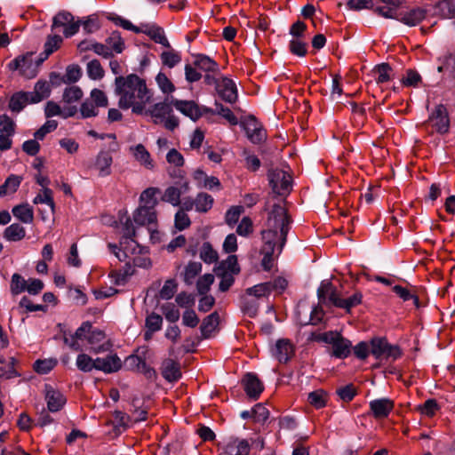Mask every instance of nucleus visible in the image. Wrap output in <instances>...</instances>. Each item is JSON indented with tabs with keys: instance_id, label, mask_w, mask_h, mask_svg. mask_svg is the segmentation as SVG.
I'll list each match as a JSON object with an SVG mask.
<instances>
[{
	"instance_id": "obj_1",
	"label": "nucleus",
	"mask_w": 455,
	"mask_h": 455,
	"mask_svg": "<svg viewBox=\"0 0 455 455\" xmlns=\"http://www.w3.org/2000/svg\"><path fill=\"white\" fill-rule=\"evenodd\" d=\"M120 27L122 28H162L154 21L141 22L139 26L114 12H96L87 17H75L68 11H60L52 18L51 28H100L102 27Z\"/></svg>"
},
{
	"instance_id": "obj_2",
	"label": "nucleus",
	"mask_w": 455,
	"mask_h": 455,
	"mask_svg": "<svg viewBox=\"0 0 455 455\" xmlns=\"http://www.w3.org/2000/svg\"><path fill=\"white\" fill-rule=\"evenodd\" d=\"M115 84V92L119 96V108L122 109L132 108L133 113L142 114L152 98L146 82L137 75L131 74L127 76H117Z\"/></svg>"
},
{
	"instance_id": "obj_3",
	"label": "nucleus",
	"mask_w": 455,
	"mask_h": 455,
	"mask_svg": "<svg viewBox=\"0 0 455 455\" xmlns=\"http://www.w3.org/2000/svg\"><path fill=\"white\" fill-rule=\"evenodd\" d=\"M317 297L319 305L315 307L310 314L309 323L318 324L323 320L324 312L321 305L328 307L333 306L339 308L345 309L347 312L361 304L362 294L355 292L348 298H343L342 294L337 291L336 287L328 280H324L321 283L317 289Z\"/></svg>"
},
{
	"instance_id": "obj_4",
	"label": "nucleus",
	"mask_w": 455,
	"mask_h": 455,
	"mask_svg": "<svg viewBox=\"0 0 455 455\" xmlns=\"http://www.w3.org/2000/svg\"><path fill=\"white\" fill-rule=\"evenodd\" d=\"M291 223V220L285 207L275 204L268 212L266 228L261 232L263 242L266 244L279 243V252H281L286 243Z\"/></svg>"
},
{
	"instance_id": "obj_5",
	"label": "nucleus",
	"mask_w": 455,
	"mask_h": 455,
	"mask_svg": "<svg viewBox=\"0 0 455 455\" xmlns=\"http://www.w3.org/2000/svg\"><path fill=\"white\" fill-rule=\"evenodd\" d=\"M291 223V220L285 207L275 204L268 212L266 228L261 232L263 242L266 244L279 243V252H281L286 243Z\"/></svg>"
},
{
	"instance_id": "obj_6",
	"label": "nucleus",
	"mask_w": 455,
	"mask_h": 455,
	"mask_svg": "<svg viewBox=\"0 0 455 455\" xmlns=\"http://www.w3.org/2000/svg\"><path fill=\"white\" fill-rule=\"evenodd\" d=\"M158 193V188H148L140 194V204L132 214V220L135 224L146 226L156 222L157 215L156 206L158 202L156 196Z\"/></svg>"
},
{
	"instance_id": "obj_7",
	"label": "nucleus",
	"mask_w": 455,
	"mask_h": 455,
	"mask_svg": "<svg viewBox=\"0 0 455 455\" xmlns=\"http://www.w3.org/2000/svg\"><path fill=\"white\" fill-rule=\"evenodd\" d=\"M123 232L124 237L120 242L122 250L116 251V250L118 249L117 246L109 244L119 260H124L125 258L142 253L144 248L140 246L137 241L134 240V237L136 236V231L133 227L132 220L130 218H126L123 226Z\"/></svg>"
},
{
	"instance_id": "obj_8",
	"label": "nucleus",
	"mask_w": 455,
	"mask_h": 455,
	"mask_svg": "<svg viewBox=\"0 0 455 455\" xmlns=\"http://www.w3.org/2000/svg\"><path fill=\"white\" fill-rule=\"evenodd\" d=\"M44 61L42 57L34 58L33 52H27L16 57L8 63V68L12 71H19V74L28 79L34 78L38 73L40 65Z\"/></svg>"
},
{
	"instance_id": "obj_9",
	"label": "nucleus",
	"mask_w": 455,
	"mask_h": 455,
	"mask_svg": "<svg viewBox=\"0 0 455 455\" xmlns=\"http://www.w3.org/2000/svg\"><path fill=\"white\" fill-rule=\"evenodd\" d=\"M319 340L332 346V355L337 358H347L352 348V343L337 331H327L318 337Z\"/></svg>"
},
{
	"instance_id": "obj_10",
	"label": "nucleus",
	"mask_w": 455,
	"mask_h": 455,
	"mask_svg": "<svg viewBox=\"0 0 455 455\" xmlns=\"http://www.w3.org/2000/svg\"><path fill=\"white\" fill-rule=\"evenodd\" d=\"M430 125L433 132L443 135L449 132L450 130V116L446 107L443 104H438L430 112L428 119L424 124Z\"/></svg>"
},
{
	"instance_id": "obj_11",
	"label": "nucleus",
	"mask_w": 455,
	"mask_h": 455,
	"mask_svg": "<svg viewBox=\"0 0 455 455\" xmlns=\"http://www.w3.org/2000/svg\"><path fill=\"white\" fill-rule=\"evenodd\" d=\"M371 354L376 359H392L399 358L402 355L398 346L391 345L384 338H374L371 340Z\"/></svg>"
},
{
	"instance_id": "obj_12",
	"label": "nucleus",
	"mask_w": 455,
	"mask_h": 455,
	"mask_svg": "<svg viewBox=\"0 0 455 455\" xmlns=\"http://www.w3.org/2000/svg\"><path fill=\"white\" fill-rule=\"evenodd\" d=\"M269 183L272 187L273 192L281 196H287L291 190V177L283 170H272L268 173Z\"/></svg>"
},
{
	"instance_id": "obj_13",
	"label": "nucleus",
	"mask_w": 455,
	"mask_h": 455,
	"mask_svg": "<svg viewBox=\"0 0 455 455\" xmlns=\"http://www.w3.org/2000/svg\"><path fill=\"white\" fill-rule=\"evenodd\" d=\"M173 107L184 116L196 121L200 118L204 113H213V110L205 107H199L193 100H181L172 99Z\"/></svg>"
},
{
	"instance_id": "obj_14",
	"label": "nucleus",
	"mask_w": 455,
	"mask_h": 455,
	"mask_svg": "<svg viewBox=\"0 0 455 455\" xmlns=\"http://www.w3.org/2000/svg\"><path fill=\"white\" fill-rule=\"evenodd\" d=\"M290 36L288 44L290 52L299 58L305 57L307 54L308 44L304 30H290Z\"/></svg>"
},
{
	"instance_id": "obj_15",
	"label": "nucleus",
	"mask_w": 455,
	"mask_h": 455,
	"mask_svg": "<svg viewBox=\"0 0 455 455\" xmlns=\"http://www.w3.org/2000/svg\"><path fill=\"white\" fill-rule=\"evenodd\" d=\"M219 96L228 103H235L237 100V88L235 83L228 78L222 77L215 82Z\"/></svg>"
},
{
	"instance_id": "obj_16",
	"label": "nucleus",
	"mask_w": 455,
	"mask_h": 455,
	"mask_svg": "<svg viewBox=\"0 0 455 455\" xmlns=\"http://www.w3.org/2000/svg\"><path fill=\"white\" fill-rule=\"evenodd\" d=\"M44 399L47 403V409L51 412L60 411L67 403L65 395L48 384L44 386Z\"/></svg>"
},
{
	"instance_id": "obj_17",
	"label": "nucleus",
	"mask_w": 455,
	"mask_h": 455,
	"mask_svg": "<svg viewBox=\"0 0 455 455\" xmlns=\"http://www.w3.org/2000/svg\"><path fill=\"white\" fill-rule=\"evenodd\" d=\"M105 339L106 336L102 331L92 328L87 338V341L91 345V351L95 354L110 351L112 344Z\"/></svg>"
},
{
	"instance_id": "obj_18",
	"label": "nucleus",
	"mask_w": 455,
	"mask_h": 455,
	"mask_svg": "<svg viewBox=\"0 0 455 455\" xmlns=\"http://www.w3.org/2000/svg\"><path fill=\"white\" fill-rule=\"evenodd\" d=\"M122 368V361L116 354L108 355L106 357L96 358V370L110 374Z\"/></svg>"
},
{
	"instance_id": "obj_19",
	"label": "nucleus",
	"mask_w": 455,
	"mask_h": 455,
	"mask_svg": "<svg viewBox=\"0 0 455 455\" xmlns=\"http://www.w3.org/2000/svg\"><path fill=\"white\" fill-rule=\"evenodd\" d=\"M243 124L247 137L252 143H260L265 139L266 132L254 116H249Z\"/></svg>"
},
{
	"instance_id": "obj_20",
	"label": "nucleus",
	"mask_w": 455,
	"mask_h": 455,
	"mask_svg": "<svg viewBox=\"0 0 455 455\" xmlns=\"http://www.w3.org/2000/svg\"><path fill=\"white\" fill-rule=\"evenodd\" d=\"M246 395L252 399H257L263 391L261 381L254 373H247L242 380Z\"/></svg>"
},
{
	"instance_id": "obj_21",
	"label": "nucleus",
	"mask_w": 455,
	"mask_h": 455,
	"mask_svg": "<svg viewBox=\"0 0 455 455\" xmlns=\"http://www.w3.org/2000/svg\"><path fill=\"white\" fill-rule=\"evenodd\" d=\"M369 405L374 418L384 419L392 411L394 402L388 398H380L371 401Z\"/></svg>"
},
{
	"instance_id": "obj_22",
	"label": "nucleus",
	"mask_w": 455,
	"mask_h": 455,
	"mask_svg": "<svg viewBox=\"0 0 455 455\" xmlns=\"http://www.w3.org/2000/svg\"><path fill=\"white\" fill-rule=\"evenodd\" d=\"M294 354V347L291 342L287 339H278L273 349V355L280 363H287Z\"/></svg>"
},
{
	"instance_id": "obj_23",
	"label": "nucleus",
	"mask_w": 455,
	"mask_h": 455,
	"mask_svg": "<svg viewBox=\"0 0 455 455\" xmlns=\"http://www.w3.org/2000/svg\"><path fill=\"white\" fill-rule=\"evenodd\" d=\"M172 100L166 99L162 102H158L150 107L147 113L155 118V123L164 121V119L172 112Z\"/></svg>"
},
{
	"instance_id": "obj_24",
	"label": "nucleus",
	"mask_w": 455,
	"mask_h": 455,
	"mask_svg": "<svg viewBox=\"0 0 455 455\" xmlns=\"http://www.w3.org/2000/svg\"><path fill=\"white\" fill-rule=\"evenodd\" d=\"M52 92L51 84L46 80H38L34 86L33 92H28L30 94V103H39L42 100L50 97Z\"/></svg>"
},
{
	"instance_id": "obj_25",
	"label": "nucleus",
	"mask_w": 455,
	"mask_h": 455,
	"mask_svg": "<svg viewBox=\"0 0 455 455\" xmlns=\"http://www.w3.org/2000/svg\"><path fill=\"white\" fill-rule=\"evenodd\" d=\"M189 189V185L187 181L183 182L180 188L176 187H169L165 189L164 194L163 196V200L170 203L173 206H178L180 204V196L183 193L188 192Z\"/></svg>"
},
{
	"instance_id": "obj_26",
	"label": "nucleus",
	"mask_w": 455,
	"mask_h": 455,
	"mask_svg": "<svg viewBox=\"0 0 455 455\" xmlns=\"http://www.w3.org/2000/svg\"><path fill=\"white\" fill-rule=\"evenodd\" d=\"M250 451L249 443L246 440L237 438H229L225 446V454L227 455H248Z\"/></svg>"
},
{
	"instance_id": "obj_27",
	"label": "nucleus",
	"mask_w": 455,
	"mask_h": 455,
	"mask_svg": "<svg viewBox=\"0 0 455 455\" xmlns=\"http://www.w3.org/2000/svg\"><path fill=\"white\" fill-rule=\"evenodd\" d=\"M113 163V157L109 151L101 150L99 152L95 166L99 170V174L101 177H106L111 173V164Z\"/></svg>"
},
{
	"instance_id": "obj_28",
	"label": "nucleus",
	"mask_w": 455,
	"mask_h": 455,
	"mask_svg": "<svg viewBox=\"0 0 455 455\" xmlns=\"http://www.w3.org/2000/svg\"><path fill=\"white\" fill-rule=\"evenodd\" d=\"M437 61L440 63L437 67L438 72H448L451 76L455 78V50L449 51L438 57Z\"/></svg>"
},
{
	"instance_id": "obj_29",
	"label": "nucleus",
	"mask_w": 455,
	"mask_h": 455,
	"mask_svg": "<svg viewBox=\"0 0 455 455\" xmlns=\"http://www.w3.org/2000/svg\"><path fill=\"white\" fill-rule=\"evenodd\" d=\"M130 151L132 153V156L136 161H138L145 168L149 170L154 168V162L151 158V156L142 144L131 147Z\"/></svg>"
},
{
	"instance_id": "obj_30",
	"label": "nucleus",
	"mask_w": 455,
	"mask_h": 455,
	"mask_svg": "<svg viewBox=\"0 0 455 455\" xmlns=\"http://www.w3.org/2000/svg\"><path fill=\"white\" fill-rule=\"evenodd\" d=\"M28 104H31L29 92L20 91L12 95L9 101V108L12 112L20 113Z\"/></svg>"
},
{
	"instance_id": "obj_31",
	"label": "nucleus",
	"mask_w": 455,
	"mask_h": 455,
	"mask_svg": "<svg viewBox=\"0 0 455 455\" xmlns=\"http://www.w3.org/2000/svg\"><path fill=\"white\" fill-rule=\"evenodd\" d=\"M162 375L169 382L177 381L181 377L179 363L172 359L164 361L162 364Z\"/></svg>"
},
{
	"instance_id": "obj_32",
	"label": "nucleus",
	"mask_w": 455,
	"mask_h": 455,
	"mask_svg": "<svg viewBox=\"0 0 455 455\" xmlns=\"http://www.w3.org/2000/svg\"><path fill=\"white\" fill-rule=\"evenodd\" d=\"M372 72L375 74V81L378 84L389 82L394 77V71L388 63L376 65Z\"/></svg>"
},
{
	"instance_id": "obj_33",
	"label": "nucleus",
	"mask_w": 455,
	"mask_h": 455,
	"mask_svg": "<svg viewBox=\"0 0 455 455\" xmlns=\"http://www.w3.org/2000/svg\"><path fill=\"white\" fill-rule=\"evenodd\" d=\"M13 216L25 224L32 223L34 220L33 208L28 204H22L12 208Z\"/></svg>"
},
{
	"instance_id": "obj_34",
	"label": "nucleus",
	"mask_w": 455,
	"mask_h": 455,
	"mask_svg": "<svg viewBox=\"0 0 455 455\" xmlns=\"http://www.w3.org/2000/svg\"><path fill=\"white\" fill-rule=\"evenodd\" d=\"M219 324V315L213 312L206 316L201 324L200 330L204 338H209Z\"/></svg>"
},
{
	"instance_id": "obj_35",
	"label": "nucleus",
	"mask_w": 455,
	"mask_h": 455,
	"mask_svg": "<svg viewBox=\"0 0 455 455\" xmlns=\"http://www.w3.org/2000/svg\"><path fill=\"white\" fill-rule=\"evenodd\" d=\"M275 248L279 251V243H272L270 244H266V243H264V246L262 248L263 258L261 260V266L266 271H269L273 267V254Z\"/></svg>"
},
{
	"instance_id": "obj_36",
	"label": "nucleus",
	"mask_w": 455,
	"mask_h": 455,
	"mask_svg": "<svg viewBox=\"0 0 455 455\" xmlns=\"http://www.w3.org/2000/svg\"><path fill=\"white\" fill-rule=\"evenodd\" d=\"M200 259L206 264L218 261L219 254L209 242H204L199 249Z\"/></svg>"
},
{
	"instance_id": "obj_37",
	"label": "nucleus",
	"mask_w": 455,
	"mask_h": 455,
	"mask_svg": "<svg viewBox=\"0 0 455 455\" xmlns=\"http://www.w3.org/2000/svg\"><path fill=\"white\" fill-rule=\"evenodd\" d=\"M218 272H227L232 275L240 272V267L235 255H229L227 259L223 260L216 268Z\"/></svg>"
},
{
	"instance_id": "obj_38",
	"label": "nucleus",
	"mask_w": 455,
	"mask_h": 455,
	"mask_svg": "<svg viewBox=\"0 0 455 455\" xmlns=\"http://www.w3.org/2000/svg\"><path fill=\"white\" fill-rule=\"evenodd\" d=\"M25 228L20 224L14 223L7 227L4 232V236L8 241H20L25 237Z\"/></svg>"
},
{
	"instance_id": "obj_39",
	"label": "nucleus",
	"mask_w": 455,
	"mask_h": 455,
	"mask_svg": "<svg viewBox=\"0 0 455 455\" xmlns=\"http://www.w3.org/2000/svg\"><path fill=\"white\" fill-rule=\"evenodd\" d=\"M21 182V178L17 175H10L4 183L0 186V197L16 192Z\"/></svg>"
},
{
	"instance_id": "obj_40",
	"label": "nucleus",
	"mask_w": 455,
	"mask_h": 455,
	"mask_svg": "<svg viewBox=\"0 0 455 455\" xmlns=\"http://www.w3.org/2000/svg\"><path fill=\"white\" fill-rule=\"evenodd\" d=\"M426 12L420 8H415L406 12L402 17V21L407 26H417L425 18Z\"/></svg>"
},
{
	"instance_id": "obj_41",
	"label": "nucleus",
	"mask_w": 455,
	"mask_h": 455,
	"mask_svg": "<svg viewBox=\"0 0 455 455\" xmlns=\"http://www.w3.org/2000/svg\"><path fill=\"white\" fill-rule=\"evenodd\" d=\"M201 271L202 264L200 262H188L183 273V281L188 285L192 284L194 283V279Z\"/></svg>"
},
{
	"instance_id": "obj_42",
	"label": "nucleus",
	"mask_w": 455,
	"mask_h": 455,
	"mask_svg": "<svg viewBox=\"0 0 455 455\" xmlns=\"http://www.w3.org/2000/svg\"><path fill=\"white\" fill-rule=\"evenodd\" d=\"M76 365L83 372H90L96 370V359H92L86 354H79L76 357Z\"/></svg>"
},
{
	"instance_id": "obj_43",
	"label": "nucleus",
	"mask_w": 455,
	"mask_h": 455,
	"mask_svg": "<svg viewBox=\"0 0 455 455\" xmlns=\"http://www.w3.org/2000/svg\"><path fill=\"white\" fill-rule=\"evenodd\" d=\"M327 393L323 389H317L308 394L307 401L315 409L323 408L327 403Z\"/></svg>"
},
{
	"instance_id": "obj_44",
	"label": "nucleus",
	"mask_w": 455,
	"mask_h": 455,
	"mask_svg": "<svg viewBox=\"0 0 455 455\" xmlns=\"http://www.w3.org/2000/svg\"><path fill=\"white\" fill-rule=\"evenodd\" d=\"M194 64L198 68L206 72H214L218 69V64L210 57L204 54L197 55L196 57Z\"/></svg>"
},
{
	"instance_id": "obj_45",
	"label": "nucleus",
	"mask_w": 455,
	"mask_h": 455,
	"mask_svg": "<svg viewBox=\"0 0 455 455\" xmlns=\"http://www.w3.org/2000/svg\"><path fill=\"white\" fill-rule=\"evenodd\" d=\"M213 204V198L212 196L200 193L195 199V207L196 210L199 212H208Z\"/></svg>"
},
{
	"instance_id": "obj_46",
	"label": "nucleus",
	"mask_w": 455,
	"mask_h": 455,
	"mask_svg": "<svg viewBox=\"0 0 455 455\" xmlns=\"http://www.w3.org/2000/svg\"><path fill=\"white\" fill-rule=\"evenodd\" d=\"M160 58L162 63L170 68H174L181 61L180 53L172 49L163 52Z\"/></svg>"
},
{
	"instance_id": "obj_47",
	"label": "nucleus",
	"mask_w": 455,
	"mask_h": 455,
	"mask_svg": "<svg viewBox=\"0 0 455 455\" xmlns=\"http://www.w3.org/2000/svg\"><path fill=\"white\" fill-rule=\"evenodd\" d=\"M86 72L92 80H100L105 75V71L98 60H92L87 63Z\"/></svg>"
},
{
	"instance_id": "obj_48",
	"label": "nucleus",
	"mask_w": 455,
	"mask_h": 455,
	"mask_svg": "<svg viewBox=\"0 0 455 455\" xmlns=\"http://www.w3.org/2000/svg\"><path fill=\"white\" fill-rule=\"evenodd\" d=\"M62 38L58 35L49 36L45 44H44V60L54 52L56 51L61 44Z\"/></svg>"
},
{
	"instance_id": "obj_49",
	"label": "nucleus",
	"mask_w": 455,
	"mask_h": 455,
	"mask_svg": "<svg viewBox=\"0 0 455 455\" xmlns=\"http://www.w3.org/2000/svg\"><path fill=\"white\" fill-rule=\"evenodd\" d=\"M33 203L35 204H45L50 206L52 212H54L55 204H54L53 197H52V191L48 188H43L42 193H39L34 198Z\"/></svg>"
},
{
	"instance_id": "obj_50",
	"label": "nucleus",
	"mask_w": 455,
	"mask_h": 455,
	"mask_svg": "<svg viewBox=\"0 0 455 455\" xmlns=\"http://www.w3.org/2000/svg\"><path fill=\"white\" fill-rule=\"evenodd\" d=\"M177 289V282L174 279H168L159 291V298L165 300L171 299L176 293Z\"/></svg>"
},
{
	"instance_id": "obj_51",
	"label": "nucleus",
	"mask_w": 455,
	"mask_h": 455,
	"mask_svg": "<svg viewBox=\"0 0 455 455\" xmlns=\"http://www.w3.org/2000/svg\"><path fill=\"white\" fill-rule=\"evenodd\" d=\"M106 44L112 52L116 53H121L124 49V43L116 30L113 31L111 36L106 39Z\"/></svg>"
},
{
	"instance_id": "obj_52",
	"label": "nucleus",
	"mask_w": 455,
	"mask_h": 455,
	"mask_svg": "<svg viewBox=\"0 0 455 455\" xmlns=\"http://www.w3.org/2000/svg\"><path fill=\"white\" fill-rule=\"evenodd\" d=\"M27 281L20 275L13 274L11 280L10 290L12 295H18L26 291Z\"/></svg>"
},
{
	"instance_id": "obj_53",
	"label": "nucleus",
	"mask_w": 455,
	"mask_h": 455,
	"mask_svg": "<svg viewBox=\"0 0 455 455\" xmlns=\"http://www.w3.org/2000/svg\"><path fill=\"white\" fill-rule=\"evenodd\" d=\"M57 365V360L49 358L37 360L34 363L35 371L39 374H47Z\"/></svg>"
},
{
	"instance_id": "obj_54",
	"label": "nucleus",
	"mask_w": 455,
	"mask_h": 455,
	"mask_svg": "<svg viewBox=\"0 0 455 455\" xmlns=\"http://www.w3.org/2000/svg\"><path fill=\"white\" fill-rule=\"evenodd\" d=\"M214 282V275L212 274H205L203 276H201L196 283V289L200 295H205L210 288L211 285Z\"/></svg>"
},
{
	"instance_id": "obj_55",
	"label": "nucleus",
	"mask_w": 455,
	"mask_h": 455,
	"mask_svg": "<svg viewBox=\"0 0 455 455\" xmlns=\"http://www.w3.org/2000/svg\"><path fill=\"white\" fill-rule=\"evenodd\" d=\"M83 96V92L78 86H70L65 89L63 92V101L72 103L79 100Z\"/></svg>"
},
{
	"instance_id": "obj_56",
	"label": "nucleus",
	"mask_w": 455,
	"mask_h": 455,
	"mask_svg": "<svg viewBox=\"0 0 455 455\" xmlns=\"http://www.w3.org/2000/svg\"><path fill=\"white\" fill-rule=\"evenodd\" d=\"M268 286L269 283L267 282L256 284L252 287L248 288L246 290V294L250 296H254L256 298L267 296L271 293Z\"/></svg>"
},
{
	"instance_id": "obj_57",
	"label": "nucleus",
	"mask_w": 455,
	"mask_h": 455,
	"mask_svg": "<svg viewBox=\"0 0 455 455\" xmlns=\"http://www.w3.org/2000/svg\"><path fill=\"white\" fill-rule=\"evenodd\" d=\"M156 84L164 93H172L175 91V86L172 81L164 73H159L156 77Z\"/></svg>"
},
{
	"instance_id": "obj_58",
	"label": "nucleus",
	"mask_w": 455,
	"mask_h": 455,
	"mask_svg": "<svg viewBox=\"0 0 455 455\" xmlns=\"http://www.w3.org/2000/svg\"><path fill=\"white\" fill-rule=\"evenodd\" d=\"M81 76V68L77 65H70L67 68L62 80L64 83H76L80 79Z\"/></svg>"
},
{
	"instance_id": "obj_59",
	"label": "nucleus",
	"mask_w": 455,
	"mask_h": 455,
	"mask_svg": "<svg viewBox=\"0 0 455 455\" xmlns=\"http://www.w3.org/2000/svg\"><path fill=\"white\" fill-rule=\"evenodd\" d=\"M162 310L167 321L176 323L180 319V311L173 304L167 303L164 305Z\"/></svg>"
},
{
	"instance_id": "obj_60",
	"label": "nucleus",
	"mask_w": 455,
	"mask_h": 455,
	"mask_svg": "<svg viewBox=\"0 0 455 455\" xmlns=\"http://www.w3.org/2000/svg\"><path fill=\"white\" fill-rule=\"evenodd\" d=\"M15 123L7 115L0 116V132L12 136L14 133Z\"/></svg>"
},
{
	"instance_id": "obj_61",
	"label": "nucleus",
	"mask_w": 455,
	"mask_h": 455,
	"mask_svg": "<svg viewBox=\"0 0 455 455\" xmlns=\"http://www.w3.org/2000/svg\"><path fill=\"white\" fill-rule=\"evenodd\" d=\"M97 106L91 101L90 100H86L80 108L81 116L83 118H89L92 116H98Z\"/></svg>"
},
{
	"instance_id": "obj_62",
	"label": "nucleus",
	"mask_w": 455,
	"mask_h": 455,
	"mask_svg": "<svg viewBox=\"0 0 455 455\" xmlns=\"http://www.w3.org/2000/svg\"><path fill=\"white\" fill-rule=\"evenodd\" d=\"M175 228L179 230H184L191 224L190 219L183 210H179L174 219Z\"/></svg>"
},
{
	"instance_id": "obj_63",
	"label": "nucleus",
	"mask_w": 455,
	"mask_h": 455,
	"mask_svg": "<svg viewBox=\"0 0 455 455\" xmlns=\"http://www.w3.org/2000/svg\"><path fill=\"white\" fill-rule=\"evenodd\" d=\"M420 82V75L417 71L412 69L407 70L405 77L402 79V83L405 86L417 87Z\"/></svg>"
},
{
	"instance_id": "obj_64",
	"label": "nucleus",
	"mask_w": 455,
	"mask_h": 455,
	"mask_svg": "<svg viewBox=\"0 0 455 455\" xmlns=\"http://www.w3.org/2000/svg\"><path fill=\"white\" fill-rule=\"evenodd\" d=\"M252 414L254 421L261 423H264L269 417L268 410L261 403H258L252 408Z\"/></svg>"
}]
</instances>
